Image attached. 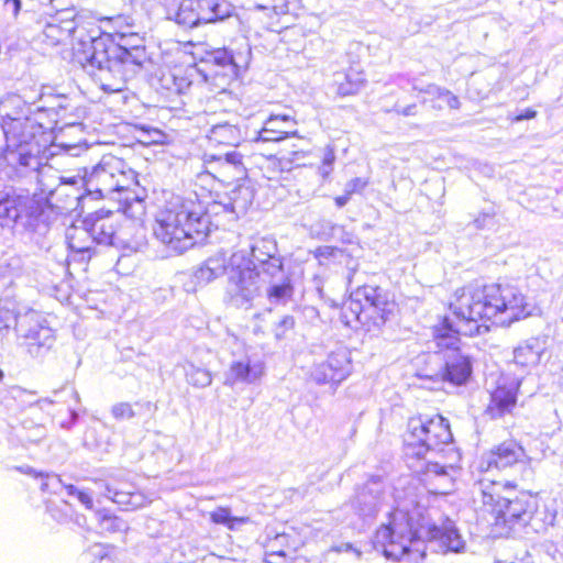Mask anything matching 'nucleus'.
I'll use <instances>...</instances> for the list:
<instances>
[{"label":"nucleus","mask_w":563,"mask_h":563,"mask_svg":"<svg viewBox=\"0 0 563 563\" xmlns=\"http://www.w3.org/2000/svg\"><path fill=\"white\" fill-rule=\"evenodd\" d=\"M394 111L402 114L405 117L415 115L416 114V104H409L405 108H401L399 104L394 106Z\"/></svg>","instance_id":"5fc2aeb1"},{"label":"nucleus","mask_w":563,"mask_h":563,"mask_svg":"<svg viewBox=\"0 0 563 563\" xmlns=\"http://www.w3.org/2000/svg\"><path fill=\"white\" fill-rule=\"evenodd\" d=\"M352 372L351 354L345 347H338L328 356L316 363L310 372V377L317 384H339Z\"/></svg>","instance_id":"2eb2a0df"},{"label":"nucleus","mask_w":563,"mask_h":563,"mask_svg":"<svg viewBox=\"0 0 563 563\" xmlns=\"http://www.w3.org/2000/svg\"><path fill=\"white\" fill-rule=\"evenodd\" d=\"M242 158V154L236 151H230L223 155L206 153L203 156L205 163L214 170L224 174L234 173L236 176H241L244 173Z\"/></svg>","instance_id":"c756f323"},{"label":"nucleus","mask_w":563,"mask_h":563,"mask_svg":"<svg viewBox=\"0 0 563 563\" xmlns=\"http://www.w3.org/2000/svg\"><path fill=\"white\" fill-rule=\"evenodd\" d=\"M190 85L181 67L164 68L157 75V89L169 96L184 93Z\"/></svg>","instance_id":"393cba45"},{"label":"nucleus","mask_w":563,"mask_h":563,"mask_svg":"<svg viewBox=\"0 0 563 563\" xmlns=\"http://www.w3.org/2000/svg\"><path fill=\"white\" fill-rule=\"evenodd\" d=\"M77 498L87 509L92 508V505H93L92 497L88 493H86L84 490H79Z\"/></svg>","instance_id":"6e6d98bb"},{"label":"nucleus","mask_w":563,"mask_h":563,"mask_svg":"<svg viewBox=\"0 0 563 563\" xmlns=\"http://www.w3.org/2000/svg\"><path fill=\"white\" fill-rule=\"evenodd\" d=\"M317 252L320 255L331 254V249L329 246L319 247Z\"/></svg>","instance_id":"69168bd1"},{"label":"nucleus","mask_w":563,"mask_h":563,"mask_svg":"<svg viewBox=\"0 0 563 563\" xmlns=\"http://www.w3.org/2000/svg\"><path fill=\"white\" fill-rule=\"evenodd\" d=\"M504 485L490 479H481L474 485V503L481 504L478 510L488 514L494 519V525L526 526L532 519L537 510V501L533 496L520 493L514 498L501 497Z\"/></svg>","instance_id":"6e6552de"},{"label":"nucleus","mask_w":563,"mask_h":563,"mask_svg":"<svg viewBox=\"0 0 563 563\" xmlns=\"http://www.w3.org/2000/svg\"><path fill=\"white\" fill-rule=\"evenodd\" d=\"M389 512V562L418 563L424 556L423 542H437L440 550L460 553L465 541L454 522L437 508L427 509L413 497H395Z\"/></svg>","instance_id":"f03ea898"},{"label":"nucleus","mask_w":563,"mask_h":563,"mask_svg":"<svg viewBox=\"0 0 563 563\" xmlns=\"http://www.w3.org/2000/svg\"><path fill=\"white\" fill-rule=\"evenodd\" d=\"M134 187L135 186H130V188L126 190L123 189L118 191L115 198H112V200H118L121 205H123L124 211L131 208L133 202H142V198L135 192Z\"/></svg>","instance_id":"58836bf2"},{"label":"nucleus","mask_w":563,"mask_h":563,"mask_svg":"<svg viewBox=\"0 0 563 563\" xmlns=\"http://www.w3.org/2000/svg\"><path fill=\"white\" fill-rule=\"evenodd\" d=\"M62 391H68L69 395L75 399L76 402H79V394L77 393V390L73 387H63L62 388Z\"/></svg>","instance_id":"e2e57ef3"},{"label":"nucleus","mask_w":563,"mask_h":563,"mask_svg":"<svg viewBox=\"0 0 563 563\" xmlns=\"http://www.w3.org/2000/svg\"><path fill=\"white\" fill-rule=\"evenodd\" d=\"M449 421L440 415L413 417L402 434V453L407 461L427 460L429 455H445L453 446Z\"/></svg>","instance_id":"1a4fd4ad"},{"label":"nucleus","mask_w":563,"mask_h":563,"mask_svg":"<svg viewBox=\"0 0 563 563\" xmlns=\"http://www.w3.org/2000/svg\"><path fill=\"white\" fill-rule=\"evenodd\" d=\"M5 7H11L13 15L16 16L21 10L22 1L21 0H4Z\"/></svg>","instance_id":"4d7b16f0"},{"label":"nucleus","mask_w":563,"mask_h":563,"mask_svg":"<svg viewBox=\"0 0 563 563\" xmlns=\"http://www.w3.org/2000/svg\"><path fill=\"white\" fill-rule=\"evenodd\" d=\"M387 297L384 289L373 286L358 287L343 303L341 321L350 328L380 329L386 322Z\"/></svg>","instance_id":"9b49d317"},{"label":"nucleus","mask_w":563,"mask_h":563,"mask_svg":"<svg viewBox=\"0 0 563 563\" xmlns=\"http://www.w3.org/2000/svg\"><path fill=\"white\" fill-rule=\"evenodd\" d=\"M91 552L95 556H99L100 559H103L108 555L106 548L101 544L93 545L91 548Z\"/></svg>","instance_id":"13d9d810"},{"label":"nucleus","mask_w":563,"mask_h":563,"mask_svg":"<svg viewBox=\"0 0 563 563\" xmlns=\"http://www.w3.org/2000/svg\"><path fill=\"white\" fill-rule=\"evenodd\" d=\"M88 224V217L70 225L66 230V240L69 249L77 253L89 252L95 244L92 231Z\"/></svg>","instance_id":"a878e982"},{"label":"nucleus","mask_w":563,"mask_h":563,"mask_svg":"<svg viewBox=\"0 0 563 563\" xmlns=\"http://www.w3.org/2000/svg\"><path fill=\"white\" fill-rule=\"evenodd\" d=\"M296 125V121L288 114H271L264 122L262 129L255 132L253 141L260 142H279L290 135H296V131L291 130Z\"/></svg>","instance_id":"a211bd4d"},{"label":"nucleus","mask_w":563,"mask_h":563,"mask_svg":"<svg viewBox=\"0 0 563 563\" xmlns=\"http://www.w3.org/2000/svg\"><path fill=\"white\" fill-rule=\"evenodd\" d=\"M62 179L63 183L52 192L53 197L63 194L66 196L78 194L81 197L77 190H74L73 194L65 192L67 186L75 185L78 181L82 184L87 195L92 196L95 199H112L115 198L118 191L126 190L130 186L137 185L134 170L125 169L123 162L115 157L102 159L90 173H86L79 179L75 177Z\"/></svg>","instance_id":"9d476101"},{"label":"nucleus","mask_w":563,"mask_h":563,"mask_svg":"<svg viewBox=\"0 0 563 563\" xmlns=\"http://www.w3.org/2000/svg\"><path fill=\"white\" fill-rule=\"evenodd\" d=\"M493 213L484 212L474 220V225L476 229H485L493 224Z\"/></svg>","instance_id":"8fccbe9b"},{"label":"nucleus","mask_w":563,"mask_h":563,"mask_svg":"<svg viewBox=\"0 0 563 563\" xmlns=\"http://www.w3.org/2000/svg\"><path fill=\"white\" fill-rule=\"evenodd\" d=\"M70 416H71L73 422H75L78 418V413L76 412L75 409H70Z\"/></svg>","instance_id":"774afa93"},{"label":"nucleus","mask_w":563,"mask_h":563,"mask_svg":"<svg viewBox=\"0 0 563 563\" xmlns=\"http://www.w3.org/2000/svg\"><path fill=\"white\" fill-rule=\"evenodd\" d=\"M384 492V481L380 477H372L357 493V503L364 506V510L371 512L383 499Z\"/></svg>","instance_id":"2f4dec72"},{"label":"nucleus","mask_w":563,"mask_h":563,"mask_svg":"<svg viewBox=\"0 0 563 563\" xmlns=\"http://www.w3.org/2000/svg\"><path fill=\"white\" fill-rule=\"evenodd\" d=\"M208 139L214 144L236 147L246 139V132L238 124L224 122L212 125Z\"/></svg>","instance_id":"cd10ccee"},{"label":"nucleus","mask_w":563,"mask_h":563,"mask_svg":"<svg viewBox=\"0 0 563 563\" xmlns=\"http://www.w3.org/2000/svg\"><path fill=\"white\" fill-rule=\"evenodd\" d=\"M233 7L224 0H183L175 13V22L184 27L214 23L229 19Z\"/></svg>","instance_id":"4468645a"},{"label":"nucleus","mask_w":563,"mask_h":563,"mask_svg":"<svg viewBox=\"0 0 563 563\" xmlns=\"http://www.w3.org/2000/svg\"><path fill=\"white\" fill-rule=\"evenodd\" d=\"M290 537L286 533H278L273 539H271L267 543H275L278 550H286L290 555L294 553V547L290 544Z\"/></svg>","instance_id":"09e8293b"},{"label":"nucleus","mask_w":563,"mask_h":563,"mask_svg":"<svg viewBox=\"0 0 563 563\" xmlns=\"http://www.w3.org/2000/svg\"><path fill=\"white\" fill-rule=\"evenodd\" d=\"M251 258L240 251L230 258L225 301L250 309L261 294L260 277H277L283 273V256L274 238H256L250 245Z\"/></svg>","instance_id":"20e7f679"},{"label":"nucleus","mask_w":563,"mask_h":563,"mask_svg":"<svg viewBox=\"0 0 563 563\" xmlns=\"http://www.w3.org/2000/svg\"><path fill=\"white\" fill-rule=\"evenodd\" d=\"M251 57V49L245 45L243 51L233 53L228 48H217L206 52L200 59V73L205 80L224 90L234 80L241 69H245Z\"/></svg>","instance_id":"f8f14e48"},{"label":"nucleus","mask_w":563,"mask_h":563,"mask_svg":"<svg viewBox=\"0 0 563 563\" xmlns=\"http://www.w3.org/2000/svg\"><path fill=\"white\" fill-rule=\"evenodd\" d=\"M45 107H37L33 117L25 121H8L2 124L5 137L4 158L21 174L36 172L41 166V153L49 142L51 126H45L42 117Z\"/></svg>","instance_id":"0eeeda50"},{"label":"nucleus","mask_w":563,"mask_h":563,"mask_svg":"<svg viewBox=\"0 0 563 563\" xmlns=\"http://www.w3.org/2000/svg\"><path fill=\"white\" fill-rule=\"evenodd\" d=\"M350 198H351V196L347 195V192H345V191H344V195L335 197L334 201H335L336 207L338 208L344 207L349 202Z\"/></svg>","instance_id":"052dcab7"},{"label":"nucleus","mask_w":563,"mask_h":563,"mask_svg":"<svg viewBox=\"0 0 563 563\" xmlns=\"http://www.w3.org/2000/svg\"><path fill=\"white\" fill-rule=\"evenodd\" d=\"M443 464L438 461H429L426 465L428 476H434L443 482V494L453 489L455 476L459 471L461 454L455 448H450V453L442 455Z\"/></svg>","instance_id":"aec40b11"},{"label":"nucleus","mask_w":563,"mask_h":563,"mask_svg":"<svg viewBox=\"0 0 563 563\" xmlns=\"http://www.w3.org/2000/svg\"><path fill=\"white\" fill-rule=\"evenodd\" d=\"M210 518L214 523L224 525L229 529H234L236 522H245L246 519L232 517L228 508H218L210 514Z\"/></svg>","instance_id":"c9c22d12"},{"label":"nucleus","mask_w":563,"mask_h":563,"mask_svg":"<svg viewBox=\"0 0 563 563\" xmlns=\"http://www.w3.org/2000/svg\"><path fill=\"white\" fill-rule=\"evenodd\" d=\"M196 277L199 282H202V283H210L211 280H213V277H212L211 273L209 272L206 263H203V265L197 271Z\"/></svg>","instance_id":"603ef678"},{"label":"nucleus","mask_w":563,"mask_h":563,"mask_svg":"<svg viewBox=\"0 0 563 563\" xmlns=\"http://www.w3.org/2000/svg\"><path fill=\"white\" fill-rule=\"evenodd\" d=\"M209 272L211 273L213 279L223 275L225 272V264L223 258L210 257L206 262Z\"/></svg>","instance_id":"49530a36"},{"label":"nucleus","mask_w":563,"mask_h":563,"mask_svg":"<svg viewBox=\"0 0 563 563\" xmlns=\"http://www.w3.org/2000/svg\"><path fill=\"white\" fill-rule=\"evenodd\" d=\"M334 161H335L334 151L330 147H327L323 158H322V166L319 169L322 177H327L331 173L332 165H333Z\"/></svg>","instance_id":"de8ad7c7"},{"label":"nucleus","mask_w":563,"mask_h":563,"mask_svg":"<svg viewBox=\"0 0 563 563\" xmlns=\"http://www.w3.org/2000/svg\"><path fill=\"white\" fill-rule=\"evenodd\" d=\"M453 319L444 317L432 329L429 350L443 353V379L454 385L465 384L472 374V363L459 347L460 335L474 336L488 332V320L503 327L530 314L525 296L509 284H470L457 289L450 302Z\"/></svg>","instance_id":"f257e3e1"},{"label":"nucleus","mask_w":563,"mask_h":563,"mask_svg":"<svg viewBox=\"0 0 563 563\" xmlns=\"http://www.w3.org/2000/svg\"><path fill=\"white\" fill-rule=\"evenodd\" d=\"M63 487L66 488L67 494L69 496H77L78 495L79 489H77L74 485H64Z\"/></svg>","instance_id":"0e129e2a"},{"label":"nucleus","mask_w":563,"mask_h":563,"mask_svg":"<svg viewBox=\"0 0 563 563\" xmlns=\"http://www.w3.org/2000/svg\"><path fill=\"white\" fill-rule=\"evenodd\" d=\"M537 112L534 110H526L523 113L516 118L517 121L528 120L534 118Z\"/></svg>","instance_id":"680f3d73"},{"label":"nucleus","mask_w":563,"mask_h":563,"mask_svg":"<svg viewBox=\"0 0 563 563\" xmlns=\"http://www.w3.org/2000/svg\"><path fill=\"white\" fill-rule=\"evenodd\" d=\"M14 329L19 345L34 358L46 355L55 343L54 331L34 311L20 316Z\"/></svg>","instance_id":"ddd939ff"},{"label":"nucleus","mask_w":563,"mask_h":563,"mask_svg":"<svg viewBox=\"0 0 563 563\" xmlns=\"http://www.w3.org/2000/svg\"><path fill=\"white\" fill-rule=\"evenodd\" d=\"M95 33L80 37L75 48L76 62L103 91H122L148 60L144 40L136 34H122V43L117 45L99 29Z\"/></svg>","instance_id":"7ed1b4c3"},{"label":"nucleus","mask_w":563,"mask_h":563,"mask_svg":"<svg viewBox=\"0 0 563 563\" xmlns=\"http://www.w3.org/2000/svg\"><path fill=\"white\" fill-rule=\"evenodd\" d=\"M99 528L102 532L115 533L126 531L128 525L117 516L103 514L99 515Z\"/></svg>","instance_id":"72a5a7b5"},{"label":"nucleus","mask_w":563,"mask_h":563,"mask_svg":"<svg viewBox=\"0 0 563 563\" xmlns=\"http://www.w3.org/2000/svg\"><path fill=\"white\" fill-rule=\"evenodd\" d=\"M365 77L357 67L333 74V86L338 95L345 97L357 93L364 86Z\"/></svg>","instance_id":"bb28decb"},{"label":"nucleus","mask_w":563,"mask_h":563,"mask_svg":"<svg viewBox=\"0 0 563 563\" xmlns=\"http://www.w3.org/2000/svg\"><path fill=\"white\" fill-rule=\"evenodd\" d=\"M120 216L112 211L98 210L88 216V224L96 244L120 245L123 240L119 231Z\"/></svg>","instance_id":"f3484780"},{"label":"nucleus","mask_w":563,"mask_h":563,"mask_svg":"<svg viewBox=\"0 0 563 563\" xmlns=\"http://www.w3.org/2000/svg\"><path fill=\"white\" fill-rule=\"evenodd\" d=\"M275 543H267L265 547L266 563H288L291 555L286 550H278Z\"/></svg>","instance_id":"4c0bfd02"},{"label":"nucleus","mask_w":563,"mask_h":563,"mask_svg":"<svg viewBox=\"0 0 563 563\" xmlns=\"http://www.w3.org/2000/svg\"><path fill=\"white\" fill-rule=\"evenodd\" d=\"M239 195H243V196H244V198H250V197H251V191H250V189H249V188H241V189L239 190ZM232 200H233V203H234V206H235V207H239L240 209H243V210H244V209H246V208H247V206H249V203L251 202V201H250V200H247V199H244V202H243V203H239V201H238V199H236V198H232Z\"/></svg>","instance_id":"864d4df0"},{"label":"nucleus","mask_w":563,"mask_h":563,"mask_svg":"<svg viewBox=\"0 0 563 563\" xmlns=\"http://www.w3.org/2000/svg\"><path fill=\"white\" fill-rule=\"evenodd\" d=\"M102 495L125 509H136L146 504L145 496L135 485L119 476H111L106 481L97 482Z\"/></svg>","instance_id":"dca6fc26"},{"label":"nucleus","mask_w":563,"mask_h":563,"mask_svg":"<svg viewBox=\"0 0 563 563\" xmlns=\"http://www.w3.org/2000/svg\"><path fill=\"white\" fill-rule=\"evenodd\" d=\"M545 349L543 339L531 336L514 349V362L521 367H534L540 363Z\"/></svg>","instance_id":"b1692460"},{"label":"nucleus","mask_w":563,"mask_h":563,"mask_svg":"<svg viewBox=\"0 0 563 563\" xmlns=\"http://www.w3.org/2000/svg\"><path fill=\"white\" fill-rule=\"evenodd\" d=\"M364 186L365 183L361 178H353L345 185L344 191L352 196V194L361 190Z\"/></svg>","instance_id":"3c124183"},{"label":"nucleus","mask_w":563,"mask_h":563,"mask_svg":"<svg viewBox=\"0 0 563 563\" xmlns=\"http://www.w3.org/2000/svg\"><path fill=\"white\" fill-rule=\"evenodd\" d=\"M19 317L20 316H15L13 310L9 307V302L0 301V330L9 329L12 322L16 324Z\"/></svg>","instance_id":"37998d69"},{"label":"nucleus","mask_w":563,"mask_h":563,"mask_svg":"<svg viewBox=\"0 0 563 563\" xmlns=\"http://www.w3.org/2000/svg\"><path fill=\"white\" fill-rule=\"evenodd\" d=\"M68 151L71 152V155L77 156L79 154V152L81 151V148L78 146H68Z\"/></svg>","instance_id":"338daca9"},{"label":"nucleus","mask_w":563,"mask_h":563,"mask_svg":"<svg viewBox=\"0 0 563 563\" xmlns=\"http://www.w3.org/2000/svg\"><path fill=\"white\" fill-rule=\"evenodd\" d=\"M87 34H96L95 29L90 31H86L84 27L78 29L73 19L58 22L54 20L47 23L43 30V35L51 45H57L74 37L76 42L73 43V51L78 45L80 37ZM74 57L76 58V52H74Z\"/></svg>","instance_id":"6ab92c4d"},{"label":"nucleus","mask_w":563,"mask_h":563,"mask_svg":"<svg viewBox=\"0 0 563 563\" xmlns=\"http://www.w3.org/2000/svg\"><path fill=\"white\" fill-rule=\"evenodd\" d=\"M271 286L267 289V298L273 303H286L294 295V286L289 275L283 267V273L277 277H266Z\"/></svg>","instance_id":"7c9ffc66"},{"label":"nucleus","mask_w":563,"mask_h":563,"mask_svg":"<svg viewBox=\"0 0 563 563\" xmlns=\"http://www.w3.org/2000/svg\"><path fill=\"white\" fill-rule=\"evenodd\" d=\"M16 470L26 475H32L35 477L43 476V473H37L33 467L27 466V465L19 466V467H16Z\"/></svg>","instance_id":"bf43d9fd"},{"label":"nucleus","mask_w":563,"mask_h":563,"mask_svg":"<svg viewBox=\"0 0 563 563\" xmlns=\"http://www.w3.org/2000/svg\"><path fill=\"white\" fill-rule=\"evenodd\" d=\"M307 152H303V151H292L288 154H284L282 157H280V163L283 164L284 167H287V168H292V167H300V166H305L306 165V157H307Z\"/></svg>","instance_id":"ea45409f"},{"label":"nucleus","mask_w":563,"mask_h":563,"mask_svg":"<svg viewBox=\"0 0 563 563\" xmlns=\"http://www.w3.org/2000/svg\"><path fill=\"white\" fill-rule=\"evenodd\" d=\"M187 382L196 387H207L211 384L212 377L209 371L188 364L186 367Z\"/></svg>","instance_id":"473e14b6"},{"label":"nucleus","mask_w":563,"mask_h":563,"mask_svg":"<svg viewBox=\"0 0 563 563\" xmlns=\"http://www.w3.org/2000/svg\"><path fill=\"white\" fill-rule=\"evenodd\" d=\"M41 477L43 478V482L41 483V490L44 493L57 494L64 486L60 477L55 474H43Z\"/></svg>","instance_id":"79ce46f5"},{"label":"nucleus","mask_w":563,"mask_h":563,"mask_svg":"<svg viewBox=\"0 0 563 563\" xmlns=\"http://www.w3.org/2000/svg\"><path fill=\"white\" fill-rule=\"evenodd\" d=\"M526 457L525 450L515 441H505L493 449L486 456L487 468H506Z\"/></svg>","instance_id":"5701e85b"},{"label":"nucleus","mask_w":563,"mask_h":563,"mask_svg":"<svg viewBox=\"0 0 563 563\" xmlns=\"http://www.w3.org/2000/svg\"><path fill=\"white\" fill-rule=\"evenodd\" d=\"M374 550L387 558V525H382L373 538Z\"/></svg>","instance_id":"a19ab883"},{"label":"nucleus","mask_w":563,"mask_h":563,"mask_svg":"<svg viewBox=\"0 0 563 563\" xmlns=\"http://www.w3.org/2000/svg\"><path fill=\"white\" fill-rule=\"evenodd\" d=\"M295 327V319L291 316H284L276 324L274 332L276 339L280 340L286 336L287 332L292 330Z\"/></svg>","instance_id":"a18cd8bd"},{"label":"nucleus","mask_w":563,"mask_h":563,"mask_svg":"<svg viewBox=\"0 0 563 563\" xmlns=\"http://www.w3.org/2000/svg\"><path fill=\"white\" fill-rule=\"evenodd\" d=\"M338 227L333 222L329 220H319L311 224L310 233L314 238L328 241L334 235V231Z\"/></svg>","instance_id":"f704fd0d"},{"label":"nucleus","mask_w":563,"mask_h":563,"mask_svg":"<svg viewBox=\"0 0 563 563\" xmlns=\"http://www.w3.org/2000/svg\"><path fill=\"white\" fill-rule=\"evenodd\" d=\"M211 221L203 206L192 198L172 197L157 212L154 236L174 254H181L210 232Z\"/></svg>","instance_id":"423d86ee"},{"label":"nucleus","mask_w":563,"mask_h":563,"mask_svg":"<svg viewBox=\"0 0 563 563\" xmlns=\"http://www.w3.org/2000/svg\"><path fill=\"white\" fill-rule=\"evenodd\" d=\"M111 413L117 420L131 419L135 416V412L129 402H118L113 405Z\"/></svg>","instance_id":"c03bdc74"},{"label":"nucleus","mask_w":563,"mask_h":563,"mask_svg":"<svg viewBox=\"0 0 563 563\" xmlns=\"http://www.w3.org/2000/svg\"><path fill=\"white\" fill-rule=\"evenodd\" d=\"M429 93H432L437 96V98L444 103L450 109H459L460 108V100L459 98L452 93L451 91L446 89H442L437 86H430L428 89Z\"/></svg>","instance_id":"e433bc0d"},{"label":"nucleus","mask_w":563,"mask_h":563,"mask_svg":"<svg viewBox=\"0 0 563 563\" xmlns=\"http://www.w3.org/2000/svg\"><path fill=\"white\" fill-rule=\"evenodd\" d=\"M68 201L63 207H55L44 198L30 195L26 189L14 187L0 179V228L14 231L22 230L44 236L57 220L62 210L74 209L80 196L67 195Z\"/></svg>","instance_id":"39448f33"},{"label":"nucleus","mask_w":563,"mask_h":563,"mask_svg":"<svg viewBox=\"0 0 563 563\" xmlns=\"http://www.w3.org/2000/svg\"><path fill=\"white\" fill-rule=\"evenodd\" d=\"M264 374L261 363H251L247 356L232 361L225 373L224 385L233 387L239 384L251 385L256 383Z\"/></svg>","instance_id":"412c9836"},{"label":"nucleus","mask_w":563,"mask_h":563,"mask_svg":"<svg viewBox=\"0 0 563 563\" xmlns=\"http://www.w3.org/2000/svg\"><path fill=\"white\" fill-rule=\"evenodd\" d=\"M519 385L518 379L498 384L490 395V402L487 407V411L493 418L501 417L511 411L516 405Z\"/></svg>","instance_id":"4be33fe9"},{"label":"nucleus","mask_w":563,"mask_h":563,"mask_svg":"<svg viewBox=\"0 0 563 563\" xmlns=\"http://www.w3.org/2000/svg\"><path fill=\"white\" fill-rule=\"evenodd\" d=\"M26 100L19 95H8L0 101L1 125L8 121H25L27 117H33L36 111H32L26 104Z\"/></svg>","instance_id":"c85d7f7f"}]
</instances>
